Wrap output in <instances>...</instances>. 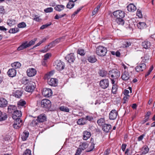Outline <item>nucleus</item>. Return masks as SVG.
<instances>
[{"label": "nucleus", "instance_id": "cd10ccee", "mask_svg": "<svg viewBox=\"0 0 155 155\" xmlns=\"http://www.w3.org/2000/svg\"><path fill=\"white\" fill-rule=\"evenodd\" d=\"M7 118L6 114L4 112H2L0 110V121L5 120Z\"/></svg>", "mask_w": 155, "mask_h": 155}, {"label": "nucleus", "instance_id": "f257e3e1", "mask_svg": "<svg viewBox=\"0 0 155 155\" xmlns=\"http://www.w3.org/2000/svg\"><path fill=\"white\" fill-rule=\"evenodd\" d=\"M37 40V38H35L28 42L27 41H25L23 42L21 44L18 48V51H21L25 49L31 45H34L35 41Z\"/></svg>", "mask_w": 155, "mask_h": 155}, {"label": "nucleus", "instance_id": "338daca9", "mask_svg": "<svg viewBox=\"0 0 155 155\" xmlns=\"http://www.w3.org/2000/svg\"><path fill=\"white\" fill-rule=\"evenodd\" d=\"M145 136V135L144 134H143L142 135L140 136L138 138V141H140L141 140L143 139L144 137Z\"/></svg>", "mask_w": 155, "mask_h": 155}, {"label": "nucleus", "instance_id": "b1692460", "mask_svg": "<svg viewBox=\"0 0 155 155\" xmlns=\"http://www.w3.org/2000/svg\"><path fill=\"white\" fill-rule=\"evenodd\" d=\"M127 10L130 12H134L137 9L136 7L133 4H129L127 6Z\"/></svg>", "mask_w": 155, "mask_h": 155}, {"label": "nucleus", "instance_id": "393cba45", "mask_svg": "<svg viewBox=\"0 0 155 155\" xmlns=\"http://www.w3.org/2000/svg\"><path fill=\"white\" fill-rule=\"evenodd\" d=\"M26 102L23 100H21L19 101L17 103V106L19 108H21L22 107H25V105L26 104Z\"/></svg>", "mask_w": 155, "mask_h": 155}, {"label": "nucleus", "instance_id": "58836bf2", "mask_svg": "<svg viewBox=\"0 0 155 155\" xmlns=\"http://www.w3.org/2000/svg\"><path fill=\"white\" fill-rule=\"evenodd\" d=\"M91 144L89 147L87 149L86 151L87 152H89L92 151L93 150L94 148V143L92 141V139H91Z\"/></svg>", "mask_w": 155, "mask_h": 155}, {"label": "nucleus", "instance_id": "dca6fc26", "mask_svg": "<svg viewBox=\"0 0 155 155\" xmlns=\"http://www.w3.org/2000/svg\"><path fill=\"white\" fill-rule=\"evenodd\" d=\"M48 83L49 85L55 87L57 85L58 80L56 79L51 78L49 80L48 79Z\"/></svg>", "mask_w": 155, "mask_h": 155}, {"label": "nucleus", "instance_id": "0e129e2a", "mask_svg": "<svg viewBox=\"0 0 155 155\" xmlns=\"http://www.w3.org/2000/svg\"><path fill=\"white\" fill-rule=\"evenodd\" d=\"M110 150L109 149H107L104 153L103 155H109L110 153Z\"/></svg>", "mask_w": 155, "mask_h": 155}, {"label": "nucleus", "instance_id": "13d9d810", "mask_svg": "<svg viewBox=\"0 0 155 155\" xmlns=\"http://www.w3.org/2000/svg\"><path fill=\"white\" fill-rule=\"evenodd\" d=\"M153 66H152L150 67V68L149 69L147 73L145 75V77L146 78L147 76H148L150 73L153 70Z\"/></svg>", "mask_w": 155, "mask_h": 155}, {"label": "nucleus", "instance_id": "ea45409f", "mask_svg": "<svg viewBox=\"0 0 155 155\" xmlns=\"http://www.w3.org/2000/svg\"><path fill=\"white\" fill-rule=\"evenodd\" d=\"M74 6V2L69 1L66 7L68 8L71 9L73 8Z\"/></svg>", "mask_w": 155, "mask_h": 155}, {"label": "nucleus", "instance_id": "39448f33", "mask_svg": "<svg viewBox=\"0 0 155 155\" xmlns=\"http://www.w3.org/2000/svg\"><path fill=\"white\" fill-rule=\"evenodd\" d=\"M35 83L31 81L26 86L25 88V91L29 92H31L35 90Z\"/></svg>", "mask_w": 155, "mask_h": 155}, {"label": "nucleus", "instance_id": "6e6552de", "mask_svg": "<svg viewBox=\"0 0 155 155\" xmlns=\"http://www.w3.org/2000/svg\"><path fill=\"white\" fill-rule=\"evenodd\" d=\"M41 105L43 108H49L51 107V101L49 100L44 99L41 102Z\"/></svg>", "mask_w": 155, "mask_h": 155}, {"label": "nucleus", "instance_id": "20e7f679", "mask_svg": "<svg viewBox=\"0 0 155 155\" xmlns=\"http://www.w3.org/2000/svg\"><path fill=\"white\" fill-rule=\"evenodd\" d=\"M54 65L56 69L59 71L62 70L64 67V63L60 60H56L55 62Z\"/></svg>", "mask_w": 155, "mask_h": 155}, {"label": "nucleus", "instance_id": "c756f323", "mask_svg": "<svg viewBox=\"0 0 155 155\" xmlns=\"http://www.w3.org/2000/svg\"><path fill=\"white\" fill-rule=\"evenodd\" d=\"M87 60L89 62L94 63L97 61V59L94 56H90L88 57Z\"/></svg>", "mask_w": 155, "mask_h": 155}, {"label": "nucleus", "instance_id": "bf43d9fd", "mask_svg": "<svg viewBox=\"0 0 155 155\" xmlns=\"http://www.w3.org/2000/svg\"><path fill=\"white\" fill-rule=\"evenodd\" d=\"M137 15L140 18H141L142 17L141 11L138 9L137 11Z\"/></svg>", "mask_w": 155, "mask_h": 155}, {"label": "nucleus", "instance_id": "aec40b11", "mask_svg": "<svg viewBox=\"0 0 155 155\" xmlns=\"http://www.w3.org/2000/svg\"><path fill=\"white\" fill-rule=\"evenodd\" d=\"M111 129V125L108 124H104L102 127L103 130L105 132H108Z\"/></svg>", "mask_w": 155, "mask_h": 155}, {"label": "nucleus", "instance_id": "4c0bfd02", "mask_svg": "<svg viewBox=\"0 0 155 155\" xmlns=\"http://www.w3.org/2000/svg\"><path fill=\"white\" fill-rule=\"evenodd\" d=\"M15 24V21L12 18L8 19L7 21V24L10 26L14 25Z\"/></svg>", "mask_w": 155, "mask_h": 155}, {"label": "nucleus", "instance_id": "6e6d98bb", "mask_svg": "<svg viewBox=\"0 0 155 155\" xmlns=\"http://www.w3.org/2000/svg\"><path fill=\"white\" fill-rule=\"evenodd\" d=\"M83 7H81L80 8H78L76 11H75L74 12L73 14L72 15V17H74L75 15L77 14L82 9Z\"/></svg>", "mask_w": 155, "mask_h": 155}, {"label": "nucleus", "instance_id": "e2e57ef3", "mask_svg": "<svg viewBox=\"0 0 155 155\" xmlns=\"http://www.w3.org/2000/svg\"><path fill=\"white\" fill-rule=\"evenodd\" d=\"M5 13V9L4 8V7L3 6H0V13L4 14Z\"/></svg>", "mask_w": 155, "mask_h": 155}, {"label": "nucleus", "instance_id": "7c9ffc66", "mask_svg": "<svg viewBox=\"0 0 155 155\" xmlns=\"http://www.w3.org/2000/svg\"><path fill=\"white\" fill-rule=\"evenodd\" d=\"M64 7V6L63 5H57L56 6L54 7V9L56 11L60 12L63 10Z\"/></svg>", "mask_w": 155, "mask_h": 155}, {"label": "nucleus", "instance_id": "864d4df0", "mask_svg": "<svg viewBox=\"0 0 155 155\" xmlns=\"http://www.w3.org/2000/svg\"><path fill=\"white\" fill-rule=\"evenodd\" d=\"M150 58V56L148 54H146L145 55L143 59L142 60V61L143 62H147L148 60Z\"/></svg>", "mask_w": 155, "mask_h": 155}, {"label": "nucleus", "instance_id": "a211bd4d", "mask_svg": "<svg viewBox=\"0 0 155 155\" xmlns=\"http://www.w3.org/2000/svg\"><path fill=\"white\" fill-rule=\"evenodd\" d=\"M36 120L39 122H43L46 120V116L45 114H41L37 117Z\"/></svg>", "mask_w": 155, "mask_h": 155}, {"label": "nucleus", "instance_id": "5701e85b", "mask_svg": "<svg viewBox=\"0 0 155 155\" xmlns=\"http://www.w3.org/2000/svg\"><path fill=\"white\" fill-rule=\"evenodd\" d=\"M8 102L7 100L4 98H0V107H5L7 105Z\"/></svg>", "mask_w": 155, "mask_h": 155}, {"label": "nucleus", "instance_id": "9d476101", "mask_svg": "<svg viewBox=\"0 0 155 155\" xmlns=\"http://www.w3.org/2000/svg\"><path fill=\"white\" fill-rule=\"evenodd\" d=\"M146 68L145 64L143 63H140L139 65L135 68V70L137 72H141L143 71Z\"/></svg>", "mask_w": 155, "mask_h": 155}, {"label": "nucleus", "instance_id": "ddd939ff", "mask_svg": "<svg viewBox=\"0 0 155 155\" xmlns=\"http://www.w3.org/2000/svg\"><path fill=\"white\" fill-rule=\"evenodd\" d=\"M118 113L115 110H112L109 114V118L111 120H114L116 119Z\"/></svg>", "mask_w": 155, "mask_h": 155}, {"label": "nucleus", "instance_id": "4be33fe9", "mask_svg": "<svg viewBox=\"0 0 155 155\" xmlns=\"http://www.w3.org/2000/svg\"><path fill=\"white\" fill-rule=\"evenodd\" d=\"M17 110V107L15 105H10L8 108V112L9 113H13Z\"/></svg>", "mask_w": 155, "mask_h": 155}, {"label": "nucleus", "instance_id": "3c124183", "mask_svg": "<svg viewBox=\"0 0 155 155\" xmlns=\"http://www.w3.org/2000/svg\"><path fill=\"white\" fill-rule=\"evenodd\" d=\"M66 15V14H64L62 15H58L57 14L54 17V19H58L59 18H61L63 17L64 16Z\"/></svg>", "mask_w": 155, "mask_h": 155}, {"label": "nucleus", "instance_id": "c9c22d12", "mask_svg": "<svg viewBox=\"0 0 155 155\" xmlns=\"http://www.w3.org/2000/svg\"><path fill=\"white\" fill-rule=\"evenodd\" d=\"M29 133L28 131H24L21 135V138L23 140H25L29 136Z\"/></svg>", "mask_w": 155, "mask_h": 155}, {"label": "nucleus", "instance_id": "7ed1b4c3", "mask_svg": "<svg viewBox=\"0 0 155 155\" xmlns=\"http://www.w3.org/2000/svg\"><path fill=\"white\" fill-rule=\"evenodd\" d=\"M108 74L110 77L113 79H117L120 76V71L117 69H113L109 72Z\"/></svg>", "mask_w": 155, "mask_h": 155}, {"label": "nucleus", "instance_id": "a878e982", "mask_svg": "<svg viewBox=\"0 0 155 155\" xmlns=\"http://www.w3.org/2000/svg\"><path fill=\"white\" fill-rule=\"evenodd\" d=\"M22 94L23 92L21 90H18L14 93V96L16 97L19 98L22 96Z\"/></svg>", "mask_w": 155, "mask_h": 155}, {"label": "nucleus", "instance_id": "bb28decb", "mask_svg": "<svg viewBox=\"0 0 155 155\" xmlns=\"http://www.w3.org/2000/svg\"><path fill=\"white\" fill-rule=\"evenodd\" d=\"M11 66L15 69L20 68L21 67V64L18 62H15L11 64Z\"/></svg>", "mask_w": 155, "mask_h": 155}, {"label": "nucleus", "instance_id": "423d86ee", "mask_svg": "<svg viewBox=\"0 0 155 155\" xmlns=\"http://www.w3.org/2000/svg\"><path fill=\"white\" fill-rule=\"evenodd\" d=\"M125 14L124 11L120 10L115 11L113 12L114 15L117 18H124Z\"/></svg>", "mask_w": 155, "mask_h": 155}, {"label": "nucleus", "instance_id": "37998d69", "mask_svg": "<svg viewBox=\"0 0 155 155\" xmlns=\"http://www.w3.org/2000/svg\"><path fill=\"white\" fill-rule=\"evenodd\" d=\"M105 120L104 118H101L98 120L97 121V123L99 126H102L104 123Z\"/></svg>", "mask_w": 155, "mask_h": 155}, {"label": "nucleus", "instance_id": "1a4fd4ad", "mask_svg": "<svg viewBox=\"0 0 155 155\" xmlns=\"http://www.w3.org/2000/svg\"><path fill=\"white\" fill-rule=\"evenodd\" d=\"M101 87L104 89L108 87L109 85V81L108 79H104L101 80L100 82Z\"/></svg>", "mask_w": 155, "mask_h": 155}, {"label": "nucleus", "instance_id": "9b49d317", "mask_svg": "<svg viewBox=\"0 0 155 155\" xmlns=\"http://www.w3.org/2000/svg\"><path fill=\"white\" fill-rule=\"evenodd\" d=\"M22 113L20 111L16 110L12 114V118L14 120L20 119L22 116Z\"/></svg>", "mask_w": 155, "mask_h": 155}, {"label": "nucleus", "instance_id": "4468645a", "mask_svg": "<svg viewBox=\"0 0 155 155\" xmlns=\"http://www.w3.org/2000/svg\"><path fill=\"white\" fill-rule=\"evenodd\" d=\"M65 59L67 61L70 63L73 62L75 60V58L73 53L68 54L65 57Z\"/></svg>", "mask_w": 155, "mask_h": 155}, {"label": "nucleus", "instance_id": "0eeeda50", "mask_svg": "<svg viewBox=\"0 0 155 155\" xmlns=\"http://www.w3.org/2000/svg\"><path fill=\"white\" fill-rule=\"evenodd\" d=\"M42 93L43 96L48 97L52 95V91L50 89L44 88L42 91Z\"/></svg>", "mask_w": 155, "mask_h": 155}, {"label": "nucleus", "instance_id": "f3484780", "mask_svg": "<svg viewBox=\"0 0 155 155\" xmlns=\"http://www.w3.org/2000/svg\"><path fill=\"white\" fill-rule=\"evenodd\" d=\"M121 78L124 81L128 80L130 78V75L127 71L125 70L121 74Z\"/></svg>", "mask_w": 155, "mask_h": 155}, {"label": "nucleus", "instance_id": "412c9836", "mask_svg": "<svg viewBox=\"0 0 155 155\" xmlns=\"http://www.w3.org/2000/svg\"><path fill=\"white\" fill-rule=\"evenodd\" d=\"M83 139L84 140H87L89 138L91 135V132L87 130L84 131L83 133Z\"/></svg>", "mask_w": 155, "mask_h": 155}, {"label": "nucleus", "instance_id": "2eb2a0df", "mask_svg": "<svg viewBox=\"0 0 155 155\" xmlns=\"http://www.w3.org/2000/svg\"><path fill=\"white\" fill-rule=\"evenodd\" d=\"M36 69L32 68H29L27 71V74L30 77L34 76L36 74Z\"/></svg>", "mask_w": 155, "mask_h": 155}, {"label": "nucleus", "instance_id": "de8ad7c7", "mask_svg": "<svg viewBox=\"0 0 155 155\" xmlns=\"http://www.w3.org/2000/svg\"><path fill=\"white\" fill-rule=\"evenodd\" d=\"M19 31V29L18 28H12L10 29L9 31V32L10 33H15Z\"/></svg>", "mask_w": 155, "mask_h": 155}, {"label": "nucleus", "instance_id": "a19ab883", "mask_svg": "<svg viewBox=\"0 0 155 155\" xmlns=\"http://www.w3.org/2000/svg\"><path fill=\"white\" fill-rule=\"evenodd\" d=\"M88 147L87 143H84L81 144L79 146V148L81 149L82 150H84L85 149Z\"/></svg>", "mask_w": 155, "mask_h": 155}, {"label": "nucleus", "instance_id": "f8f14e48", "mask_svg": "<svg viewBox=\"0 0 155 155\" xmlns=\"http://www.w3.org/2000/svg\"><path fill=\"white\" fill-rule=\"evenodd\" d=\"M14 124H13V127L15 128L18 129L20 128L23 124L22 120L21 119L14 120Z\"/></svg>", "mask_w": 155, "mask_h": 155}, {"label": "nucleus", "instance_id": "a18cd8bd", "mask_svg": "<svg viewBox=\"0 0 155 155\" xmlns=\"http://www.w3.org/2000/svg\"><path fill=\"white\" fill-rule=\"evenodd\" d=\"M17 27L20 28H24L26 27V25L25 22H22L18 24Z\"/></svg>", "mask_w": 155, "mask_h": 155}, {"label": "nucleus", "instance_id": "6ab92c4d", "mask_svg": "<svg viewBox=\"0 0 155 155\" xmlns=\"http://www.w3.org/2000/svg\"><path fill=\"white\" fill-rule=\"evenodd\" d=\"M7 74L10 77H13L16 75V71L14 68L10 69L8 71Z\"/></svg>", "mask_w": 155, "mask_h": 155}, {"label": "nucleus", "instance_id": "e433bc0d", "mask_svg": "<svg viewBox=\"0 0 155 155\" xmlns=\"http://www.w3.org/2000/svg\"><path fill=\"white\" fill-rule=\"evenodd\" d=\"M137 26L138 28L141 29L146 27V24L143 22H139L137 24Z\"/></svg>", "mask_w": 155, "mask_h": 155}, {"label": "nucleus", "instance_id": "49530a36", "mask_svg": "<svg viewBox=\"0 0 155 155\" xmlns=\"http://www.w3.org/2000/svg\"><path fill=\"white\" fill-rule=\"evenodd\" d=\"M59 109L65 112H69V109L68 108L64 106L61 107Z\"/></svg>", "mask_w": 155, "mask_h": 155}, {"label": "nucleus", "instance_id": "4d7b16f0", "mask_svg": "<svg viewBox=\"0 0 155 155\" xmlns=\"http://www.w3.org/2000/svg\"><path fill=\"white\" fill-rule=\"evenodd\" d=\"M51 23L50 22L49 24H46L43 25L41 26L40 28L41 29H44L45 28H47L49 26L51 25Z\"/></svg>", "mask_w": 155, "mask_h": 155}, {"label": "nucleus", "instance_id": "c03bdc74", "mask_svg": "<svg viewBox=\"0 0 155 155\" xmlns=\"http://www.w3.org/2000/svg\"><path fill=\"white\" fill-rule=\"evenodd\" d=\"M107 73V71L104 70H100L99 72V74L101 77H104L105 76Z\"/></svg>", "mask_w": 155, "mask_h": 155}, {"label": "nucleus", "instance_id": "473e14b6", "mask_svg": "<svg viewBox=\"0 0 155 155\" xmlns=\"http://www.w3.org/2000/svg\"><path fill=\"white\" fill-rule=\"evenodd\" d=\"M32 81L29 79H27V78L24 77L21 80V82L22 84L25 85H28Z\"/></svg>", "mask_w": 155, "mask_h": 155}, {"label": "nucleus", "instance_id": "c85d7f7f", "mask_svg": "<svg viewBox=\"0 0 155 155\" xmlns=\"http://www.w3.org/2000/svg\"><path fill=\"white\" fill-rule=\"evenodd\" d=\"M142 46L145 48L147 49L151 46V43L149 41H145L142 43Z\"/></svg>", "mask_w": 155, "mask_h": 155}, {"label": "nucleus", "instance_id": "8fccbe9b", "mask_svg": "<svg viewBox=\"0 0 155 155\" xmlns=\"http://www.w3.org/2000/svg\"><path fill=\"white\" fill-rule=\"evenodd\" d=\"M23 155H31V150L28 149H27L24 151Z\"/></svg>", "mask_w": 155, "mask_h": 155}, {"label": "nucleus", "instance_id": "5fc2aeb1", "mask_svg": "<svg viewBox=\"0 0 155 155\" xmlns=\"http://www.w3.org/2000/svg\"><path fill=\"white\" fill-rule=\"evenodd\" d=\"M131 45V42L129 41H125L124 44V46L126 48L128 47Z\"/></svg>", "mask_w": 155, "mask_h": 155}, {"label": "nucleus", "instance_id": "774afa93", "mask_svg": "<svg viewBox=\"0 0 155 155\" xmlns=\"http://www.w3.org/2000/svg\"><path fill=\"white\" fill-rule=\"evenodd\" d=\"M151 114V112L150 111H148L147 112L145 116V117L147 118L148 119H149V117Z\"/></svg>", "mask_w": 155, "mask_h": 155}, {"label": "nucleus", "instance_id": "603ef678", "mask_svg": "<svg viewBox=\"0 0 155 155\" xmlns=\"http://www.w3.org/2000/svg\"><path fill=\"white\" fill-rule=\"evenodd\" d=\"M53 11V8L51 7L47 8L44 10V11L46 13L51 12Z\"/></svg>", "mask_w": 155, "mask_h": 155}, {"label": "nucleus", "instance_id": "2f4dec72", "mask_svg": "<svg viewBox=\"0 0 155 155\" xmlns=\"http://www.w3.org/2000/svg\"><path fill=\"white\" fill-rule=\"evenodd\" d=\"M149 150V148L147 146H144L142 148V152L141 153V155L145 154L147 153Z\"/></svg>", "mask_w": 155, "mask_h": 155}, {"label": "nucleus", "instance_id": "f704fd0d", "mask_svg": "<svg viewBox=\"0 0 155 155\" xmlns=\"http://www.w3.org/2000/svg\"><path fill=\"white\" fill-rule=\"evenodd\" d=\"M123 18H117L116 21L117 24L120 25H123L124 24V21Z\"/></svg>", "mask_w": 155, "mask_h": 155}, {"label": "nucleus", "instance_id": "680f3d73", "mask_svg": "<svg viewBox=\"0 0 155 155\" xmlns=\"http://www.w3.org/2000/svg\"><path fill=\"white\" fill-rule=\"evenodd\" d=\"M85 120H88L89 121H91L92 120H93V118L92 117L89 116H86L85 118Z\"/></svg>", "mask_w": 155, "mask_h": 155}, {"label": "nucleus", "instance_id": "052dcab7", "mask_svg": "<svg viewBox=\"0 0 155 155\" xmlns=\"http://www.w3.org/2000/svg\"><path fill=\"white\" fill-rule=\"evenodd\" d=\"M49 49L50 48H48V45L46 46L45 47L44 49L41 50V52L43 53H45L48 51V50H49Z\"/></svg>", "mask_w": 155, "mask_h": 155}, {"label": "nucleus", "instance_id": "f03ea898", "mask_svg": "<svg viewBox=\"0 0 155 155\" xmlns=\"http://www.w3.org/2000/svg\"><path fill=\"white\" fill-rule=\"evenodd\" d=\"M107 49L105 47L100 46L96 48V53L99 56H105L107 52Z\"/></svg>", "mask_w": 155, "mask_h": 155}, {"label": "nucleus", "instance_id": "79ce46f5", "mask_svg": "<svg viewBox=\"0 0 155 155\" xmlns=\"http://www.w3.org/2000/svg\"><path fill=\"white\" fill-rule=\"evenodd\" d=\"M77 53L81 56H84L85 54V52L83 49L79 48L78 49Z\"/></svg>", "mask_w": 155, "mask_h": 155}, {"label": "nucleus", "instance_id": "72a5a7b5", "mask_svg": "<svg viewBox=\"0 0 155 155\" xmlns=\"http://www.w3.org/2000/svg\"><path fill=\"white\" fill-rule=\"evenodd\" d=\"M87 123L86 120L84 118L79 119L77 121L78 124L80 125H84Z\"/></svg>", "mask_w": 155, "mask_h": 155}, {"label": "nucleus", "instance_id": "69168bd1", "mask_svg": "<svg viewBox=\"0 0 155 155\" xmlns=\"http://www.w3.org/2000/svg\"><path fill=\"white\" fill-rule=\"evenodd\" d=\"M127 147V144L125 143H123L121 146V148L122 150L124 151L126 148Z\"/></svg>", "mask_w": 155, "mask_h": 155}, {"label": "nucleus", "instance_id": "09e8293b", "mask_svg": "<svg viewBox=\"0 0 155 155\" xmlns=\"http://www.w3.org/2000/svg\"><path fill=\"white\" fill-rule=\"evenodd\" d=\"M117 88L116 85L114 84L113 85L112 88V92L113 94H116Z\"/></svg>", "mask_w": 155, "mask_h": 155}]
</instances>
